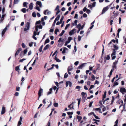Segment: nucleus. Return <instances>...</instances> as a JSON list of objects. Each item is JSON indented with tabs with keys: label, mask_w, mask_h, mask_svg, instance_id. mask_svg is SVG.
Here are the masks:
<instances>
[{
	"label": "nucleus",
	"mask_w": 126,
	"mask_h": 126,
	"mask_svg": "<svg viewBox=\"0 0 126 126\" xmlns=\"http://www.w3.org/2000/svg\"><path fill=\"white\" fill-rule=\"evenodd\" d=\"M94 114H95L94 112H91L89 113L88 114V115L90 116L91 115L93 114L94 115Z\"/></svg>",
	"instance_id": "obj_60"
},
{
	"label": "nucleus",
	"mask_w": 126,
	"mask_h": 126,
	"mask_svg": "<svg viewBox=\"0 0 126 126\" xmlns=\"http://www.w3.org/2000/svg\"><path fill=\"white\" fill-rule=\"evenodd\" d=\"M54 106L55 107H58V104L57 103H55L54 104Z\"/></svg>",
	"instance_id": "obj_56"
},
{
	"label": "nucleus",
	"mask_w": 126,
	"mask_h": 126,
	"mask_svg": "<svg viewBox=\"0 0 126 126\" xmlns=\"http://www.w3.org/2000/svg\"><path fill=\"white\" fill-rule=\"evenodd\" d=\"M27 51V49H25L23 51V53L24 54H23L24 55H25V54H26Z\"/></svg>",
	"instance_id": "obj_42"
},
{
	"label": "nucleus",
	"mask_w": 126,
	"mask_h": 126,
	"mask_svg": "<svg viewBox=\"0 0 126 126\" xmlns=\"http://www.w3.org/2000/svg\"><path fill=\"white\" fill-rule=\"evenodd\" d=\"M67 114L69 115H72L73 113V112H67Z\"/></svg>",
	"instance_id": "obj_62"
},
{
	"label": "nucleus",
	"mask_w": 126,
	"mask_h": 126,
	"mask_svg": "<svg viewBox=\"0 0 126 126\" xmlns=\"http://www.w3.org/2000/svg\"><path fill=\"white\" fill-rule=\"evenodd\" d=\"M93 120L94 121H95V122H94V123H95L97 125H98V123L97 122H99L100 121L99 120H96L94 119H93Z\"/></svg>",
	"instance_id": "obj_28"
},
{
	"label": "nucleus",
	"mask_w": 126,
	"mask_h": 126,
	"mask_svg": "<svg viewBox=\"0 0 126 126\" xmlns=\"http://www.w3.org/2000/svg\"><path fill=\"white\" fill-rule=\"evenodd\" d=\"M92 78L93 79V80H95V77L94 76V75H92Z\"/></svg>",
	"instance_id": "obj_50"
},
{
	"label": "nucleus",
	"mask_w": 126,
	"mask_h": 126,
	"mask_svg": "<svg viewBox=\"0 0 126 126\" xmlns=\"http://www.w3.org/2000/svg\"><path fill=\"white\" fill-rule=\"evenodd\" d=\"M5 112V107H2V109L1 112V114H4Z\"/></svg>",
	"instance_id": "obj_16"
},
{
	"label": "nucleus",
	"mask_w": 126,
	"mask_h": 126,
	"mask_svg": "<svg viewBox=\"0 0 126 126\" xmlns=\"http://www.w3.org/2000/svg\"><path fill=\"white\" fill-rule=\"evenodd\" d=\"M70 42H69V41H67L66 42L64 45V46H66Z\"/></svg>",
	"instance_id": "obj_59"
},
{
	"label": "nucleus",
	"mask_w": 126,
	"mask_h": 126,
	"mask_svg": "<svg viewBox=\"0 0 126 126\" xmlns=\"http://www.w3.org/2000/svg\"><path fill=\"white\" fill-rule=\"evenodd\" d=\"M109 8H103L102 11V14H104L106 11H107Z\"/></svg>",
	"instance_id": "obj_18"
},
{
	"label": "nucleus",
	"mask_w": 126,
	"mask_h": 126,
	"mask_svg": "<svg viewBox=\"0 0 126 126\" xmlns=\"http://www.w3.org/2000/svg\"><path fill=\"white\" fill-rule=\"evenodd\" d=\"M83 36V35H82V37L80 36V35L78 36V40L79 41H80L81 38Z\"/></svg>",
	"instance_id": "obj_35"
},
{
	"label": "nucleus",
	"mask_w": 126,
	"mask_h": 126,
	"mask_svg": "<svg viewBox=\"0 0 126 126\" xmlns=\"http://www.w3.org/2000/svg\"><path fill=\"white\" fill-rule=\"evenodd\" d=\"M22 119V116H21L20 118V119L18 122V124L17 125V126H20L21 124V121Z\"/></svg>",
	"instance_id": "obj_14"
},
{
	"label": "nucleus",
	"mask_w": 126,
	"mask_h": 126,
	"mask_svg": "<svg viewBox=\"0 0 126 126\" xmlns=\"http://www.w3.org/2000/svg\"><path fill=\"white\" fill-rule=\"evenodd\" d=\"M109 98L108 97L105 100H103V104L104 103V102L107 101V100H109Z\"/></svg>",
	"instance_id": "obj_61"
},
{
	"label": "nucleus",
	"mask_w": 126,
	"mask_h": 126,
	"mask_svg": "<svg viewBox=\"0 0 126 126\" xmlns=\"http://www.w3.org/2000/svg\"><path fill=\"white\" fill-rule=\"evenodd\" d=\"M5 16V15L3 14V15H2V16L1 17V19L0 20V22L1 23L3 21V20L4 19L3 18Z\"/></svg>",
	"instance_id": "obj_22"
},
{
	"label": "nucleus",
	"mask_w": 126,
	"mask_h": 126,
	"mask_svg": "<svg viewBox=\"0 0 126 126\" xmlns=\"http://www.w3.org/2000/svg\"><path fill=\"white\" fill-rule=\"evenodd\" d=\"M51 13V12L49 11V10L47 9L45 10L44 12V14L45 15L47 14L49 15Z\"/></svg>",
	"instance_id": "obj_8"
},
{
	"label": "nucleus",
	"mask_w": 126,
	"mask_h": 126,
	"mask_svg": "<svg viewBox=\"0 0 126 126\" xmlns=\"http://www.w3.org/2000/svg\"><path fill=\"white\" fill-rule=\"evenodd\" d=\"M49 40L48 38H47L45 40V44H47L49 43Z\"/></svg>",
	"instance_id": "obj_40"
},
{
	"label": "nucleus",
	"mask_w": 126,
	"mask_h": 126,
	"mask_svg": "<svg viewBox=\"0 0 126 126\" xmlns=\"http://www.w3.org/2000/svg\"><path fill=\"white\" fill-rule=\"evenodd\" d=\"M60 16L59 15H58L57 17L55 19L54 22L52 26H54L55 25L56 23L57 20H59L60 17Z\"/></svg>",
	"instance_id": "obj_3"
},
{
	"label": "nucleus",
	"mask_w": 126,
	"mask_h": 126,
	"mask_svg": "<svg viewBox=\"0 0 126 126\" xmlns=\"http://www.w3.org/2000/svg\"><path fill=\"white\" fill-rule=\"evenodd\" d=\"M36 5H38L39 7H42V3L40 1H37L36 2Z\"/></svg>",
	"instance_id": "obj_17"
},
{
	"label": "nucleus",
	"mask_w": 126,
	"mask_h": 126,
	"mask_svg": "<svg viewBox=\"0 0 126 126\" xmlns=\"http://www.w3.org/2000/svg\"><path fill=\"white\" fill-rule=\"evenodd\" d=\"M29 8H32L33 7V3H31L29 5Z\"/></svg>",
	"instance_id": "obj_52"
},
{
	"label": "nucleus",
	"mask_w": 126,
	"mask_h": 126,
	"mask_svg": "<svg viewBox=\"0 0 126 126\" xmlns=\"http://www.w3.org/2000/svg\"><path fill=\"white\" fill-rule=\"evenodd\" d=\"M43 45H42L39 48V50L40 52H41L42 51V49L43 48Z\"/></svg>",
	"instance_id": "obj_39"
},
{
	"label": "nucleus",
	"mask_w": 126,
	"mask_h": 126,
	"mask_svg": "<svg viewBox=\"0 0 126 126\" xmlns=\"http://www.w3.org/2000/svg\"><path fill=\"white\" fill-rule=\"evenodd\" d=\"M75 102H73L70 105H71V106H72L71 107V108L74 109V105L75 104Z\"/></svg>",
	"instance_id": "obj_26"
},
{
	"label": "nucleus",
	"mask_w": 126,
	"mask_h": 126,
	"mask_svg": "<svg viewBox=\"0 0 126 126\" xmlns=\"http://www.w3.org/2000/svg\"><path fill=\"white\" fill-rule=\"evenodd\" d=\"M19 95V93L17 92H16L15 94V96H18Z\"/></svg>",
	"instance_id": "obj_63"
},
{
	"label": "nucleus",
	"mask_w": 126,
	"mask_h": 126,
	"mask_svg": "<svg viewBox=\"0 0 126 126\" xmlns=\"http://www.w3.org/2000/svg\"><path fill=\"white\" fill-rule=\"evenodd\" d=\"M19 1V0H14V4H16L18 3Z\"/></svg>",
	"instance_id": "obj_44"
},
{
	"label": "nucleus",
	"mask_w": 126,
	"mask_h": 126,
	"mask_svg": "<svg viewBox=\"0 0 126 126\" xmlns=\"http://www.w3.org/2000/svg\"><path fill=\"white\" fill-rule=\"evenodd\" d=\"M70 26V24H67V25L66 26H65V30H66L67 29V28L68 27Z\"/></svg>",
	"instance_id": "obj_48"
},
{
	"label": "nucleus",
	"mask_w": 126,
	"mask_h": 126,
	"mask_svg": "<svg viewBox=\"0 0 126 126\" xmlns=\"http://www.w3.org/2000/svg\"><path fill=\"white\" fill-rule=\"evenodd\" d=\"M9 26V25H8L6 27L3 29V30L2 33H1V35H2V37L3 35L5 33V32L7 30V27H8Z\"/></svg>",
	"instance_id": "obj_5"
},
{
	"label": "nucleus",
	"mask_w": 126,
	"mask_h": 126,
	"mask_svg": "<svg viewBox=\"0 0 126 126\" xmlns=\"http://www.w3.org/2000/svg\"><path fill=\"white\" fill-rule=\"evenodd\" d=\"M20 65H18L15 68V70L16 71L18 72V73H20L19 71L20 70V69L19 68L20 67Z\"/></svg>",
	"instance_id": "obj_15"
},
{
	"label": "nucleus",
	"mask_w": 126,
	"mask_h": 126,
	"mask_svg": "<svg viewBox=\"0 0 126 126\" xmlns=\"http://www.w3.org/2000/svg\"><path fill=\"white\" fill-rule=\"evenodd\" d=\"M96 4L95 2H91L90 1L89 2V3L88 4V7L90 8H92L95 7Z\"/></svg>",
	"instance_id": "obj_2"
},
{
	"label": "nucleus",
	"mask_w": 126,
	"mask_h": 126,
	"mask_svg": "<svg viewBox=\"0 0 126 126\" xmlns=\"http://www.w3.org/2000/svg\"><path fill=\"white\" fill-rule=\"evenodd\" d=\"M77 100H78V107H79L80 102V98L79 99V98H77Z\"/></svg>",
	"instance_id": "obj_31"
},
{
	"label": "nucleus",
	"mask_w": 126,
	"mask_h": 126,
	"mask_svg": "<svg viewBox=\"0 0 126 126\" xmlns=\"http://www.w3.org/2000/svg\"><path fill=\"white\" fill-rule=\"evenodd\" d=\"M114 70V69H113L112 68V69L111 70L110 73V75H108V76H109L110 77V76L112 74V72Z\"/></svg>",
	"instance_id": "obj_27"
},
{
	"label": "nucleus",
	"mask_w": 126,
	"mask_h": 126,
	"mask_svg": "<svg viewBox=\"0 0 126 126\" xmlns=\"http://www.w3.org/2000/svg\"><path fill=\"white\" fill-rule=\"evenodd\" d=\"M121 30V29L120 28H119L118 30V32L117 34V35L118 37H119V34Z\"/></svg>",
	"instance_id": "obj_29"
},
{
	"label": "nucleus",
	"mask_w": 126,
	"mask_h": 126,
	"mask_svg": "<svg viewBox=\"0 0 126 126\" xmlns=\"http://www.w3.org/2000/svg\"><path fill=\"white\" fill-rule=\"evenodd\" d=\"M74 49L75 50V52L73 51V53L74 54H75V52L77 51V49L76 46H75L74 47Z\"/></svg>",
	"instance_id": "obj_37"
},
{
	"label": "nucleus",
	"mask_w": 126,
	"mask_h": 126,
	"mask_svg": "<svg viewBox=\"0 0 126 126\" xmlns=\"http://www.w3.org/2000/svg\"><path fill=\"white\" fill-rule=\"evenodd\" d=\"M95 118L97 119H100V118H99L97 116H96L95 114H94V115Z\"/></svg>",
	"instance_id": "obj_51"
},
{
	"label": "nucleus",
	"mask_w": 126,
	"mask_h": 126,
	"mask_svg": "<svg viewBox=\"0 0 126 126\" xmlns=\"http://www.w3.org/2000/svg\"><path fill=\"white\" fill-rule=\"evenodd\" d=\"M41 21L40 20H39L38 21H37L36 22L35 24H39L41 23Z\"/></svg>",
	"instance_id": "obj_64"
},
{
	"label": "nucleus",
	"mask_w": 126,
	"mask_h": 126,
	"mask_svg": "<svg viewBox=\"0 0 126 126\" xmlns=\"http://www.w3.org/2000/svg\"><path fill=\"white\" fill-rule=\"evenodd\" d=\"M108 107H104L103 109V111L104 112L106 110V109L108 108Z\"/></svg>",
	"instance_id": "obj_54"
},
{
	"label": "nucleus",
	"mask_w": 126,
	"mask_h": 126,
	"mask_svg": "<svg viewBox=\"0 0 126 126\" xmlns=\"http://www.w3.org/2000/svg\"><path fill=\"white\" fill-rule=\"evenodd\" d=\"M36 26H37L38 28L39 29H42V26L41 25H40L39 26L37 25Z\"/></svg>",
	"instance_id": "obj_55"
},
{
	"label": "nucleus",
	"mask_w": 126,
	"mask_h": 126,
	"mask_svg": "<svg viewBox=\"0 0 126 126\" xmlns=\"http://www.w3.org/2000/svg\"><path fill=\"white\" fill-rule=\"evenodd\" d=\"M113 47L114 48V49H115V50H117L118 49V47L117 46H116L115 45H114L113 46Z\"/></svg>",
	"instance_id": "obj_23"
},
{
	"label": "nucleus",
	"mask_w": 126,
	"mask_h": 126,
	"mask_svg": "<svg viewBox=\"0 0 126 126\" xmlns=\"http://www.w3.org/2000/svg\"><path fill=\"white\" fill-rule=\"evenodd\" d=\"M86 64V63H84L80 65L78 68V69H81L82 68L85 66V64Z\"/></svg>",
	"instance_id": "obj_10"
},
{
	"label": "nucleus",
	"mask_w": 126,
	"mask_h": 126,
	"mask_svg": "<svg viewBox=\"0 0 126 126\" xmlns=\"http://www.w3.org/2000/svg\"><path fill=\"white\" fill-rule=\"evenodd\" d=\"M64 30H63L61 33L59 35V36H62L64 34Z\"/></svg>",
	"instance_id": "obj_33"
},
{
	"label": "nucleus",
	"mask_w": 126,
	"mask_h": 126,
	"mask_svg": "<svg viewBox=\"0 0 126 126\" xmlns=\"http://www.w3.org/2000/svg\"><path fill=\"white\" fill-rule=\"evenodd\" d=\"M21 46H22V47L23 48H25L26 46H25V44L24 43H22V44Z\"/></svg>",
	"instance_id": "obj_49"
},
{
	"label": "nucleus",
	"mask_w": 126,
	"mask_h": 126,
	"mask_svg": "<svg viewBox=\"0 0 126 126\" xmlns=\"http://www.w3.org/2000/svg\"><path fill=\"white\" fill-rule=\"evenodd\" d=\"M21 11L24 13H26V11L25 8H22Z\"/></svg>",
	"instance_id": "obj_43"
},
{
	"label": "nucleus",
	"mask_w": 126,
	"mask_h": 126,
	"mask_svg": "<svg viewBox=\"0 0 126 126\" xmlns=\"http://www.w3.org/2000/svg\"><path fill=\"white\" fill-rule=\"evenodd\" d=\"M68 75L67 74V73H66L64 74V78H67L68 76Z\"/></svg>",
	"instance_id": "obj_38"
},
{
	"label": "nucleus",
	"mask_w": 126,
	"mask_h": 126,
	"mask_svg": "<svg viewBox=\"0 0 126 126\" xmlns=\"http://www.w3.org/2000/svg\"><path fill=\"white\" fill-rule=\"evenodd\" d=\"M64 17L63 16L61 18V19L60 21V22L61 23H62L63 20V19Z\"/></svg>",
	"instance_id": "obj_53"
},
{
	"label": "nucleus",
	"mask_w": 126,
	"mask_h": 126,
	"mask_svg": "<svg viewBox=\"0 0 126 126\" xmlns=\"http://www.w3.org/2000/svg\"><path fill=\"white\" fill-rule=\"evenodd\" d=\"M73 39L72 37L70 36L68 38V40L69 41V42H70L71 41V40H72Z\"/></svg>",
	"instance_id": "obj_47"
},
{
	"label": "nucleus",
	"mask_w": 126,
	"mask_h": 126,
	"mask_svg": "<svg viewBox=\"0 0 126 126\" xmlns=\"http://www.w3.org/2000/svg\"><path fill=\"white\" fill-rule=\"evenodd\" d=\"M73 69V68L72 66H69L67 68V71L69 74L70 75L71 74V73L70 71H72Z\"/></svg>",
	"instance_id": "obj_7"
},
{
	"label": "nucleus",
	"mask_w": 126,
	"mask_h": 126,
	"mask_svg": "<svg viewBox=\"0 0 126 126\" xmlns=\"http://www.w3.org/2000/svg\"><path fill=\"white\" fill-rule=\"evenodd\" d=\"M77 100H78V107H79L80 102V98L79 99V98H77Z\"/></svg>",
	"instance_id": "obj_30"
},
{
	"label": "nucleus",
	"mask_w": 126,
	"mask_h": 126,
	"mask_svg": "<svg viewBox=\"0 0 126 126\" xmlns=\"http://www.w3.org/2000/svg\"><path fill=\"white\" fill-rule=\"evenodd\" d=\"M51 66H53V67L54 66L57 69H58L59 68V66L58 64L55 65L54 64H52L51 65Z\"/></svg>",
	"instance_id": "obj_34"
},
{
	"label": "nucleus",
	"mask_w": 126,
	"mask_h": 126,
	"mask_svg": "<svg viewBox=\"0 0 126 126\" xmlns=\"http://www.w3.org/2000/svg\"><path fill=\"white\" fill-rule=\"evenodd\" d=\"M93 102V101H91V102H90L89 105V106L90 107H91L92 106V105Z\"/></svg>",
	"instance_id": "obj_57"
},
{
	"label": "nucleus",
	"mask_w": 126,
	"mask_h": 126,
	"mask_svg": "<svg viewBox=\"0 0 126 126\" xmlns=\"http://www.w3.org/2000/svg\"><path fill=\"white\" fill-rule=\"evenodd\" d=\"M120 91L122 94H124L125 92L126 93V89L125 88L123 87H121L120 89Z\"/></svg>",
	"instance_id": "obj_6"
},
{
	"label": "nucleus",
	"mask_w": 126,
	"mask_h": 126,
	"mask_svg": "<svg viewBox=\"0 0 126 126\" xmlns=\"http://www.w3.org/2000/svg\"><path fill=\"white\" fill-rule=\"evenodd\" d=\"M32 16L33 17H35L36 16V13L35 12H33L32 14Z\"/></svg>",
	"instance_id": "obj_41"
},
{
	"label": "nucleus",
	"mask_w": 126,
	"mask_h": 126,
	"mask_svg": "<svg viewBox=\"0 0 126 126\" xmlns=\"http://www.w3.org/2000/svg\"><path fill=\"white\" fill-rule=\"evenodd\" d=\"M116 51L115 49H112V53L111 54V56L115 55Z\"/></svg>",
	"instance_id": "obj_20"
},
{
	"label": "nucleus",
	"mask_w": 126,
	"mask_h": 126,
	"mask_svg": "<svg viewBox=\"0 0 126 126\" xmlns=\"http://www.w3.org/2000/svg\"><path fill=\"white\" fill-rule=\"evenodd\" d=\"M116 81L114 83V84L113 85V86L117 85H118V83L117 82H116Z\"/></svg>",
	"instance_id": "obj_46"
},
{
	"label": "nucleus",
	"mask_w": 126,
	"mask_h": 126,
	"mask_svg": "<svg viewBox=\"0 0 126 126\" xmlns=\"http://www.w3.org/2000/svg\"><path fill=\"white\" fill-rule=\"evenodd\" d=\"M81 94L82 97H83L84 96L85 94L86 95V93H84V92H82L81 93Z\"/></svg>",
	"instance_id": "obj_36"
},
{
	"label": "nucleus",
	"mask_w": 126,
	"mask_h": 126,
	"mask_svg": "<svg viewBox=\"0 0 126 126\" xmlns=\"http://www.w3.org/2000/svg\"><path fill=\"white\" fill-rule=\"evenodd\" d=\"M59 31V30L58 29H56L55 31V33L57 34V32Z\"/></svg>",
	"instance_id": "obj_45"
},
{
	"label": "nucleus",
	"mask_w": 126,
	"mask_h": 126,
	"mask_svg": "<svg viewBox=\"0 0 126 126\" xmlns=\"http://www.w3.org/2000/svg\"><path fill=\"white\" fill-rule=\"evenodd\" d=\"M69 85V87H71L72 85V83L71 82L69 81H67L66 83V86L67 87L68 85Z\"/></svg>",
	"instance_id": "obj_9"
},
{
	"label": "nucleus",
	"mask_w": 126,
	"mask_h": 126,
	"mask_svg": "<svg viewBox=\"0 0 126 126\" xmlns=\"http://www.w3.org/2000/svg\"><path fill=\"white\" fill-rule=\"evenodd\" d=\"M76 29H74L71 31L69 32V35L70 36L72 35L74 32H75Z\"/></svg>",
	"instance_id": "obj_13"
},
{
	"label": "nucleus",
	"mask_w": 126,
	"mask_h": 126,
	"mask_svg": "<svg viewBox=\"0 0 126 126\" xmlns=\"http://www.w3.org/2000/svg\"><path fill=\"white\" fill-rule=\"evenodd\" d=\"M30 23L29 22H27L26 24L25 28L24 29V31L26 32L29 30Z\"/></svg>",
	"instance_id": "obj_1"
},
{
	"label": "nucleus",
	"mask_w": 126,
	"mask_h": 126,
	"mask_svg": "<svg viewBox=\"0 0 126 126\" xmlns=\"http://www.w3.org/2000/svg\"><path fill=\"white\" fill-rule=\"evenodd\" d=\"M118 61H115L113 63V66H112V68L114 70L116 68V65Z\"/></svg>",
	"instance_id": "obj_4"
},
{
	"label": "nucleus",
	"mask_w": 126,
	"mask_h": 126,
	"mask_svg": "<svg viewBox=\"0 0 126 126\" xmlns=\"http://www.w3.org/2000/svg\"><path fill=\"white\" fill-rule=\"evenodd\" d=\"M77 118L78 119L79 121L82 119V117L81 116H79L78 115L77 116Z\"/></svg>",
	"instance_id": "obj_24"
},
{
	"label": "nucleus",
	"mask_w": 126,
	"mask_h": 126,
	"mask_svg": "<svg viewBox=\"0 0 126 126\" xmlns=\"http://www.w3.org/2000/svg\"><path fill=\"white\" fill-rule=\"evenodd\" d=\"M106 91H105L104 93V94L103 96V98H102V100H103L105 99L106 97Z\"/></svg>",
	"instance_id": "obj_21"
},
{
	"label": "nucleus",
	"mask_w": 126,
	"mask_h": 126,
	"mask_svg": "<svg viewBox=\"0 0 126 126\" xmlns=\"http://www.w3.org/2000/svg\"><path fill=\"white\" fill-rule=\"evenodd\" d=\"M106 60H109L110 59V56L109 55H107L106 57H105L104 58Z\"/></svg>",
	"instance_id": "obj_25"
},
{
	"label": "nucleus",
	"mask_w": 126,
	"mask_h": 126,
	"mask_svg": "<svg viewBox=\"0 0 126 126\" xmlns=\"http://www.w3.org/2000/svg\"><path fill=\"white\" fill-rule=\"evenodd\" d=\"M28 4V3L26 2H24L23 3V7H27V4Z\"/></svg>",
	"instance_id": "obj_32"
},
{
	"label": "nucleus",
	"mask_w": 126,
	"mask_h": 126,
	"mask_svg": "<svg viewBox=\"0 0 126 126\" xmlns=\"http://www.w3.org/2000/svg\"><path fill=\"white\" fill-rule=\"evenodd\" d=\"M43 92V89H42L41 88H40L39 90V91H38V99L39 98V97L40 96H41L42 95L41 94V93Z\"/></svg>",
	"instance_id": "obj_11"
},
{
	"label": "nucleus",
	"mask_w": 126,
	"mask_h": 126,
	"mask_svg": "<svg viewBox=\"0 0 126 126\" xmlns=\"http://www.w3.org/2000/svg\"><path fill=\"white\" fill-rule=\"evenodd\" d=\"M22 49L21 48H19L16 51L15 54V57H16V55H18L19 53L21 51Z\"/></svg>",
	"instance_id": "obj_12"
},
{
	"label": "nucleus",
	"mask_w": 126,
	"mask_h": 126,
	"mask_svg": "<svg viewBox=\"0 0 126 126\" xmlns=\"http://www.w3.org/2000/svg\"><path fill=\"white\" fill-rule=\"evenodd\" d=\"M49 47V45L48 44L47 45L44 47V50H45L47 49Z\"/></svg>",
	"instance_id": "obj_19"
},
{
	"label": "nucleus",
	"mask_w": 126,
	"mask_h": 126,
	"mask_svg": "<svg viewBox=\"0 0 126 126\" xmlns=\"http://www.w3.org/2000/svg\"><path fill=\"white\" fill-rule=\"evenodd\" d=\"M94 110H96V111H98V110L100 111L101 110V109H100V108H99L94 109Z\"/></svg>",
	"instance_id": "obj_58"
}]
</instances>
